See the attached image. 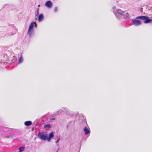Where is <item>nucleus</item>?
Returning a JSON list of instances; mask_svg holds the SVG:
<instances>
[{
	"instance_id": "f257e3e1",
	"label": "nucleus",
	"mask_w": 152,
	"mask_h": 152,
	"mask_svg": "<svg viewBox=\"0 0 152 152\" xmlns=\"http://www.w3.org/2000/svg\"><path fill=\"white\" fill-rule=\"evenodd\" d=\"M37 25L36 23L32 22L30 24L28 31L27 34L30 38L34 34V27H36Z\"/></svg>"
},
{
	"instance_id": "f03ea898",
	"label": "nucleus",
	"mask_w": 152,
	"mask_h": 152,
	"mask_svg": "<svg viewBox=\"0 0 152 152\" xmlns=\"http://www.w3.org/2000/svg\"><path fill=\"white\" fill-rule=\"evenodd\" d=\"M116 16L119 18H126L128 17L129 14L126 12L122 11L121 10H118L115 13Z\"/></svg>"
},
{
	"instance_id": "7ed1b4c3",
	"label": "nucleus",
	"mask_w": 152,
	"mask_h": 152,
	"mask_svg": "<svg viewBox=\"0 0 152 152\" xmlns=\"http://www.w3.org/2000/svg\"><path fill=\"white\" fill-rule=\"evenodd\" d=\"M38 137L44 140H46L47 139V135L44 134L42 132H39L37 135Z\"/></svg>"
},
{
	"instance_id": "20e7f679",
	"label": "nucleus",
	"mask_w": 152,
	"mask_h": 152,
	"mask_svg": "<svg viewBox=\"0 0 152 152\" xmlns=\"http://www.w3.org/2000/svg\"><path fill=\"white\" fill-rule=\"evenodd\" d=\"M137 19L136 18L135 19L133 20V25L136 26H138L141 24L140 21Z\"/></svg>"
},
{
	"instance_id": "39448f33",
	"label": "nucleus",
	"mask_w": 152,
	"mask_h": 152,
	"mask_svg": "<svg viewBox=\"0 0 152 152\" xmlns=\"http://www.w3.org/2000/svg\"><path fill=\"white\" fill-rule=\"evenodd\" d=\"M45 6L48 8H51L53 5L51 1H48L45 4Z\"/></svg>"
},
{
	"instance_id": "423d86ee",
	"label": "nucleus",
	"mask_w": 152,
	"mask_h": 152,
	"mask_svg": "<svg viewBox=\"0 0 152 152\" xmlns=\"http://www.w3.org/2000/svg\"><path fill=\"white\" fill-rule=\"evenodd\" d=\"M64 111L66 112V114L68 115H70L71 114H72V112L69 110L68 108H63Z\"/></svg>"
},
{
	"instance_id": "0eeeda50",
	"label": "nucleus",
	"mask_w": 152,
	"mask_h": 152,
	"mask_svg": "<svg viewBox=\"0 0 152 152\" xmlns=\"http://www.w3.org/2000/svg\"><path fill=\"white\" fill-rule=\"evenodd\" d=\"M44 18V15L42 14H39L38 17V21L39 22L43 20Z\"/></svg>"
},
{
	"instance_id": "6e6552de",
	"label": "nucleus",
	"mask_w": 152,
	"mask_h": 152,
	"mask_svg": "<svg viewBox=\"0 0 152 152\" xmlns=\"http://www.w3.org/2000/svg\"><path fill=\"white\" fill-rule=\"evenodd\" d=\"M83 130L86 134H87L88 133L90 132V129L87 128L86 127H85L84 128Z\"/></svg>"
},
{
	"instance_id": "1a4fd4ad",
	"label": "nucleus",
	"mask_w": 152,
	"mask_h": 152,
	"mask_svg": "<svg viewBox=\"0 0 152 152\" xmlns=\"http://www.w3.org/2000/svg\"><path fill=\"white\" fill-rule=\"evenodd\" d=\"M152 21V20L149 19L148 18L146 17V19L145 20V21H144V23H151Z\"/></svg>"
},
{
	"instance_id": "9d476101",
	"label": "nucleus",
	"mask_w": 152,
	"mask_h": 152,
	"mask_svg": "<svg viewBox=\"0 0 152 152\" xmlns=\"http://www.w3.org/2000/svg\"><path fill=\"white\" fill-rule=\"evenodd\" d=\"M44 127L46 130H47L48 129L50 128V124H48L44 125Z\"/></svg>"
},
{
	"instance_id": "9b49d317",
	"label": "nucleus",
	"mask_w": 152,
	"mask_h": 152,
	"mask_svg": "<svg viewBox=\"0 0 152 152\" xmlns=\"http://www.w3.org/2000/svg\"><path fill=\"white\" fill-rule=\"evenodd\" d=\"M32 124V122L31 121H27L25 122L24 124L26 126H29Z\"/></svg>"
},
{
	"instance_id": "f8f14e48",
	"label": "nucleus",
	"mask_w": 152,
	"mask_h": 152,
	"mask_svg": "<svg viewBox=\"0 0 152 152\" xmlns=\"http://www.w3.org/2000/svg\"><path fill=\"white\" fill-rule=\"evenodd\" d=\"M146 16H139L138 17H137L136 18L137 19H141L142 20H144L146 19Z\"/></svg>"
},
{
	"instance_id": "ddd939ff",
	"label": "nucleus",
	"mask_w": 152,
	"mask_h": 152,
	"mask_svg": "<svg viewBox=\"0 0 152 152\" xmlns=\"http://www.w3.org/2000/svg\"><path fill=\"white\" fill-rule=\"evenodd\" d=\"M23 58L22 56H21L19 58L18 61V63L21 64L22 63L23 61Z\"/></svg>"
},
{
	"instance_id": "4468645a",
	"label": "nucleus",
	"mask_w": 152,
	"mask_h": 152,
	"mask_svg": "<svg viewBox=\"0 0 152 152\" xmlns=\"http://www.w3.org/2000/svg\"><path fill=\"white\" fill-rule=\"evenodd\" d=\"M25 149V147H21L19 148V150L20 152H21L23 151Z\"/></svg>"
},
{
	"instance_id": "2eb2a0df",
	"label": "nucleus",
	"mask_w": 152,
	"mask_h": 152,
	"mask_svg": "<svg viewBox=\"0 0 152 152\" xmlns=\"http://www.w3.org/2000/svg\"><path fill=\"white\" fill-rule=\"evenodd\" d=\"M54 137L53 133V132L50 133L49 135V137L50 138H52Z\"/></svg>"
},
{
	"instance_id": "dca6fc26",
	"label": "nucleus",
	"mask_w": 152,
	"mask_h": 152,
	"mask_svg": "<svg viewBox=\"0 0 152 152\" xmlns=\"http://www.w3.org/2000/svg\"><path fill=\"white\" fill-rule=\"evenodd\" d=\"M39 8H38L37 9V14L36 15V16H38V15L39 14Z\"/></svg>"
},
{
	"instance_id": "f3484780",
	"label": "nucleus",
	"mask_w": 152,
	"mask_h": 152,
	"mask_svg": "<svg viewBox=\"0 0 152 152\" xmlns=\"http://www.w3.org/2000/svg\"><path fill=\"white\" fill-rule=\"evenodd\" d=\"M58 11V8L57 7H55L54 9V12H56Z\"/></svg>"
},
{
	"instance_id": "a211bd4d",
	"label": "nucleus",
	"mask_w": 152,
	"mask_h": 152,
	"mask_svg": "<svg viewBox=\"0 0 152 152\" xmlns=\"http://www.w3.org/2000/svg\"><path fill=\"white\" fill-rule=\"evenodd\" d=\"M51 138H50L49 137H47V140L48 141V142H50V140Z\"/></svg>"
},
{
	"instance_id": "6ab92c4d",
	"label": "nucleus",
	"mask_w": 152,
	"mask_h": 152,
	"mask_svg": "<svg viewBox=\"0 0 152 152\" xmlns=\"http://www.w3.org/2000/svg\"><path fill=\"white\" fill-rule=\"evenodd\" d=\"M64 108H63L62 109H61L60 110H59L58 112V113H59V112H62V111H64V109H63Z\"/></svg>"
},
{
	"instance_id": "aec40b11",
	"label": "nucleus",
	"mask_w": 152,
	"mask_h": 152,
	"mask_svg": "<svg viewBox=\"0 0 152 152\" xmlns=\"http://www.w3.org/2000/svg\"><path fill=\"white\" fill-rule=\"evenodd\" d=\"M60 140V138H59L57 140L56 142V143H57L58 142H59V141Z\"/></svg>"
},
{
	"instance_id": "412c9836",
	"label": "nucleus",
	"mask_w": 152,
	"mask_h": 152,
	"mask_svg": "<svg viewBox=\"0 0 152 152\" xmlns=\"http://www.w3.org/2000/svg\"><path fill=\"white\" fill-rule=\"evenodd\" d=\"M55 118H53L51 119V120H55Z\"/></svg>"
},
{
	"instance_id": "4be33fe9",
	"label": "nucleus",
	"mask_w": 152,
	"mask_h": 152,
	"mask_svg": "<svg viewBox=\"0 0 152 152\" xmlns=\"http://www.w3.org/2000/svg\"><path fill=\"white\" fill-rule=\"evenodd\" d=\"M60 149V148H59L57 150V151H56V152H58V151Z\"/></svg>"
},
{
	"instance_id": "5701e85b",
	"label": "nucleus",
	"mask_w": 152,
	"mask_h": 152,
	"mask_svg": "<svg viewBox=\"0 0 152 152\" xmlns=\"http://www.w3.org/2000/svg\"><path fill=\"white\" fill-rule=\"evenodd\" d=\"M115 7H113V9H115Z\"/></svg>"
},
{
	"instance_id": "b1692460",
	"label": "nucleus",
	"mask_w": 152,
	"mask_h": 152,
	"mask_svg": "<svg viewBox=\"0 0 152 152\" xmlns=\"http://www.w3.org/2000/svg\"><path fill=\"white\" fill-rule=\"evenodd\" d=\"M39 6H40V5H39L38 6V7H39Z\"/></svg>"
}]
</instances>
